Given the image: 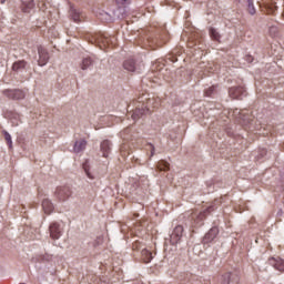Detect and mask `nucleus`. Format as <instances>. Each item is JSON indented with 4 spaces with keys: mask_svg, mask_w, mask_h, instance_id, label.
I'll list each match as a JSON object with an SVG mask.
<instances>
[{
    "mask_svg": "<svg viewBox=\"0 0 284 284\" xmlns=\"http://www.w3.org/2000/svg\"><path fill=\"white\" fill-rule=\"evenodd\" d=\"M210 212H214V206H209L204 211H193L189 216L191 226L192 227H201L203 225V222L205 221L207 214H210Z\"/></svg>",
    "mask_w": 284,
    "mask_h": 284,
    "instance_id": "2",
    "label": "nucleus"
},
{
    "mask_svg": "<svg viewBox=\"0 0 284 284\" xmlns=\"http://www.w3.org/2000/svg\"><path fill=\"white\" fill-rule=\"evenodd\" d=\"M87 145H88V142L85 140H78L74 143L73 152H75V154H79V152H83V150H85Z\"/></svg>",
    "mask_w": 284,
    "mask_h": 284,
    "instance_id": "15",
    "label": "nucleus"
},
{
    "mask_svg": "<svg viewBox=\"0 0 284 284\" xmlns=\"http://www.w3.org/2000/svg\"><path fill=\"white\" fill-rule=\"evenodd\" d=\"M101 152H102V156H104V159H108V156H110V152L112 150V142H110V140H104L101 143Z\"/></svg>",
    "mask_w": 284,
    "mask_h": 284,
    "instance_id": "11",
    "label": "nucleus"
},
{
    "mask_svg": "<svg viewBox=\"0 0 284 284\" xmlns=\"http://www.w3.org/2000/svg\"><path fill=\"white\" fill-rule=\"evenodd\" d=\"M38 54H39L38 64L41 67L47 65L48 61H50V55L48 54V51L43 47H40L38 49Z\"/></svg>",
    "mask_w": 284,
    "mask_h": 284,
    "instance_id": "8",
    "label": "nucleus"
},
{
    "mask_svg": "<svg viewBox=\"0 0 284 284\" xmlns=\"http://www.w3.org/2000/svg\"><path fill=\"white\" fill-rule=\"evenodd\" d=\"M114 41H116L115 38L108 37L105 34H100L97 37V42L102 50H105L108 48H114V44H112L114 43Z\"/></svg>",
    "mask_w": 284,
    "mask_h": 284,
    "instance_id": "4",
    "label": "nucleus"
},
{
    "mask_svg": "<svg viewBox=\"0 0 284 284\" xmlns=\"http://www.w3.org/2000/svg\"><path fill=\"white\" fill-rule=\"evenodd\" d=\"M55 196L59 201H68L72 196V189L70 186H59L55 190Z\"/></svg>",
    "mask_w": 284,
    "mask_h": 284,
    "instance_id": "6",
    "label": "nucleus"
},
{
    "mask_svg": "<svg viewBox=\"0 0 284 284\" xmlns=\"http://www.w3.org/2000/svg\"><path fill=\"white\" fill-rule=\"evenodd\" d=\"M70 16L75 23H81V21H83V13L77 9H71Z\"/></svg>",
    "mask_w": 284,
    "mask_h": 284,
    "instance_id": "14",
    "label": "nucleus"
},
{
    "mask_svg": "<svg viewBox=\"0 0 284 284\" xmlns=\"http://www.w3.org/2000/svg\"><path fill=\"white\" fill-rule=\"evenodd\" d=\"M210 37L213 39V41H221V33H219V31H216L214 28L210 29Z\"/></svg>",
    "mask_w": 284,
    "mask_h": 284,
    "instance_id": "25",
    "label": "nucleus"
},
{
    "mask_svg": "<svg viewBox=\"0 0 284 284\" xmlns=\"http://www.w3.org/2000/svg\"><path fill=\"white\" fill-rule=\"evenodd\" d=\"M83 170H84V172H85L88 179H91V180L94 179V176L92 175V173H90V166L88 165V162L83 164Z\"/></svg>",
    "mask_w": 284,
    "mask_h": 284,
    "instance_id": "28",
    "label": "nucleus"
},
{
    "mask_svg": "<svg viewBox=\"0 0 284 284\" xmlns=\"http://www.w3.org/2000/svg\"><path fill=\"white\" fill-rule=\"evenodd\" d=\"M146 150L151 152L150 156H154V152H155L154 144L152 143L146 144Z\"/></svg>",
    "mask_w": 284,
    "mask_h": 284,
    "instance_id": "32",
    "label": "nucleus"
},
{
    "mask_svg": "<svg viewBox=\"0 0 284 284\" xmlns=\"http://www.w3.org/2000/svg\"><path fill=\"white\" fill-rule=\"evenodd\" d=\"M49 233H50V239L53 241H59L61 239V235L63 234V229H61V224L58 222H52L49 225Z\"/></svg>",
    "mask_w": 284,
    "mask_h": 284,
    "instance_id": "5",
    "label": "nucleus"
},
{
    "mask_svg": "<svg viewBox=\"0 0 284 284\" xmlns=\"http://www.w3.org/2000/svg\"><path fill=\"white\" fill-rule=\"evenodd\" d=\"M125 1H128V0H116V3H119L120 6H123V3H125Z\"/></svg>",
    "mask_w": 284,
    "mask_h": 284,
    "instance_id": "34",
    "label": "nucleus"
},
{
    "mask_svg": "<svg viewBox=\"0 0 284 284\" xmlns=\"http://www.w3.org/2000/svg\"><path fill=\"white\" fill-rule=\"evenodd\" d=\"M216 91V87H211L205 90V97H212L214 92Z\"/></svg>",
    "mask_w": 284,
    "mask_h": 284,
    "instance_id": "30",
    "label": "nucleus"
},
{
    "mask_svg": "<svg viewBox=\"0 0 284 284\" xmlns=\"http://www.w3.org/2000/svg\"><path fill=\"white\" fill-rule=\"evenodd\" d=\"M4 140L7 141V145H9V148H12V136L10 135V133H8V131H4Z\"/></svg>",
    "mask_w": 284,
    "mask_h": 284,
    "instance_id": "29",
    "label": "nucleus"
},
{
    "mask_svg": "<svg viewBox=\"0 0 284 284\" xmlns=\"http://www.w3.org/2000/svg\"><path fill=\"white\" fill-rule=\"evenodd\" d=\"M216 236H219V229L213 227L205 234L203 243H212Z\"/></svg>",
    "mask_w": 284,
    "mask_h": 284,
    "instance_id": "12",
    "label": "nucleus"
},
{
    "mask_svg": "<svg viewBox=\"0 0 284 284\" xmlns=\"http://www.w3.org/2000/svg\"><path fill=\"white\" fill-rule=\"evenodd\" d=\"M247 12L248 14H256V8H254V2L252 0H247Z\"/></svg>",
    "mask_w": 284,
    "mask_h": 284,
    "instance_id": "26",
    "label": "nucleus"
},
{
    "mask_svg": "<svg viewBox=\"0 0 284 284\" xmlns=\"http://www.w3.org/2000/svg\"><path fill=\"white\" fill-rule=\"evenodd\" d=\"M152 252L148 251V248H143L141 252V261L143 263H150L152 261Z\"/></svg>",
    "mask_w": 284,
    "mask_h": 284,
    "instance_id": "21",
    "label": "nucleus"
},
{
    "mask_svg": "<svg viewBox=\"0 0 284 284\" xmlns=\"http://www.w3.org/2000/svg\"><path fill=\"white\" fill-rule=\"evenodd\" d=\"M42 210H44L45 214H52V210H54V206L52 205V202H50V200H43Z\"/></svg>",
    "mask_w": 284,
    "mask_h": 284,
    "instance_id": "22",
    "label": "nucleus"
},
{
    "mask_svg": "<svg viewBox=\"0 0 284 284\" xmlns=\"http://www.w3.org/2000/svg\"><path fill=\"white\" fill-rule=\"evenodd\" d=\"M2 94L11 99L12 101H19L21 99H26V93H23V91L19 89H13V90L7 89L2 91Z\"/></svg>",
    "mask_w": 284,
    "mask_h": 284,
    "instance_id": "7",
    "label": "nucleus"
},
{
    "mask_svg": "<svg viewBox=\"0 0 284 284\" xmlns=\"http://www.w3.org/2000/svg\"><path fill=\"white\" fill-rule=\"evenodd\" d=\"M229 94L231 99H243V97H245V88L243 87L231 88L229 90Z\"/></svg>",
    "mask_w": 284,
    "mask_h": 284,
    "instance_id": "9",
    "label": "nucleus"
},
{
    "mask_svg": "<svg viewBox=\"0 0 284 284\" xmlns=\"http://www.w3.org/2000/svg\"><path fill=\"white\" fill-rule=\"evenodd\" d=\"M93 64H94V59H92V57H87L82 59L80 63V68L81 70H88V68H91V65Z\"/></svg>",
    "mask_w": 284,
    "mask_h": 284,
    "instance_id": "19",
    "label": "nucleus"
},
{
    "mask_svg": "<svg viewBox=\"0 0 284 284\" xmlns=\"http://www.w3.org/2000/svg\"><path fill=\"white\" fill-rule=\"evenodd\" d=\"M21 10L26 13L32 12L34 10V0H22Z\"/></svg>",
    "mask_w": 284,
    "mask_h": 284,
    "instance_id": "13",
    "label": "nucleus"
},
{
    "mask_svg": "<svg viewBox=\"0 0 284 284\" xmlns=\"http://www.w3.org/2000/svg\"><path fill=\"white\" fill-rule=\"evenodd\" d=\"M183 237V227L181 225L175 226L171 234L172 243H179Z\"/></svg>",
    "mask_w": 284,
    "mask_h": 284,
    "instance_id": "10",
    "label": "nucleus"
},
{
    "mask_svg": "<svg viewBox=\"0 0 284 284\" xmlns=\"http://www.w3.org/2000/svg\"><path fill=\"white\" fill-rule=\"evenodd\" d=\"M124 70H128L129 72H134L136 70V63L134 62V59H128L123 63Z\"/></svg>",
    "mask_w": 284,
    "mask_h": 284,
    "instance_id": "20",
    "label": "nucleus"
},
{
    "mask_svg": "<svg viewBox=\"0 0 284 284\" xmlns=\"http://www.w3.org/2000/svg\"><path fill=\"white\" fill-rule=\"evenodd\" d=\"M232 278H234V275L231 273H225L220 278V284H239V282H234Z\"/></svg>",
    "mask_w": 284,
    "mask_h": 284,
    "instance_id": "18",
    "label": "nucleus"
},
{
    "mask_svg": "<svg viewBox=\"0 0 284 284\" xmlns=\"http://www.w3.org/2000/svg\"><path fill=\"white\" fill-rule=\"evenodd\" d=\"M161 105V98L155 95H150L148 93L142 94L135 101L128 105V111H131V118L133 121H139L143 114L148 112H154Z\"/></svg>",
    "mask_w": 284,
    "mask_h": 284,
    "instance_id": "1",
    "label": "nucleus"
},
{
    "mask_svg": "<svg viewBox=\"0 0 284 284\" xmlns=\"http://www.w3.org/2000/svg\"><path fill=\"white\" fill-rule=\"evenodd\" d=\"M27 65H28V62H26V60H18L12 64V71L19 72L21 70H26Z\"/></svg>",
    "mask_w": 284,
    "mask_h": 284,
    "instance_id": "17",
    "label": "nucleus"
},
{
    "mask_svg": "<svg viewBox=\"0 0 284 284\" xmlns=\"http://www.w3.org/2000/svg\"><path fill=\"white\" fill-rule=\"evenodd\" d=\"M141 247H143V243L141 241L133 242V244H132L133 252H139V250H141Z\"/></svg>",
    "mask_w": 284,
    "mask_h": 284,
    "instance_id": "27",
    "label": "nucleus"
},
{
    "mask_svg": "<svg viewBox=\"0 0 284 284\" xmlns=\"http://www.w3.org/2000/svg\"><path fill=\"white\" fill-rule=\"evenodd\" d=\"M131 152L132 151L130 150V144H128V143L121 144V146H120L121 156H123L125 159V158L130 156Z\"/></svg>",
    "mask_w": 284,
    "mask_h": 284,
    "instance_id": "23",
    "label": "nucleus"
},
{
    "mask_svg": "<svg viewBox=\"0 0 284 284\" xmlns=\"http://www.w3.org/2000/svg\"><path fill=\"white\" fill-rule=\"evenodd\" d=\"M128 132H130V129H125L124 131L121 132V138L125 141V139H128V136H125L128 134Z\"/></svg>",
    "mask_w": 284,
    "mask_h": 284,
    "instance_id": "33",
    "label": "nucleus"
},
{
    "mask_svg": "<svg viewBox=\"0 0 284 284\" xmlns=\"http://www.w3.org/2000/svg\"><path fill=\"white\" fill-rule=\"evenodd\" d=\"M260 8L262 12H265V14H275L277 7L276 1L274 0H262L260 3Z\"/></svg>",
    "mask_w": 284,
    "mask_h": 284,
    "instance_id": "3",
    "label": "nucleus"
},
{
    "mask_svg": "<svg viewBox=\"0 0 284 284\" xmlns=\"http://www.w3.org/2000/svg\"><path fill=\"white\" fill-rule=\"evenodd\" d=\"M270 263L278 271L284 272V261L281 257L270 260Z\"/></svg>",
    "mask_w": 284,
    "mask_h": 284,
    "instance_id": "16",
    "label": "nucleus"
},
{
    "mask_svg": "<svg viewBox=\"0 0 284 284\" xmlns=\"http://www.w3.org/2000/svg\"><path fill=\"white\" fill-rule=\"evenodd\" d=\"M158 170H160V172H168V170H170V163H168L165 160L159 161Z\"/></svg>",
    "mask_w": 284,
    "mask_h": 284,
    "instance_id": "24",
    "label": "nucleus"
},
{
    "mask_svg": "<svg viewBox=\"0 0 284 284\" xmlns=\"http://www.w3.org/2000/svg\"><path fill=\"white\" fill-rule=\"evenodd\" d=\"M268 32L272 37H276L278 34V27H271Z\"/></svg>",
    "mask_w": 284,
    "mask_h": 284,
    "instance_id": "31",
    "label": "nucleus"
}]
</instances>
